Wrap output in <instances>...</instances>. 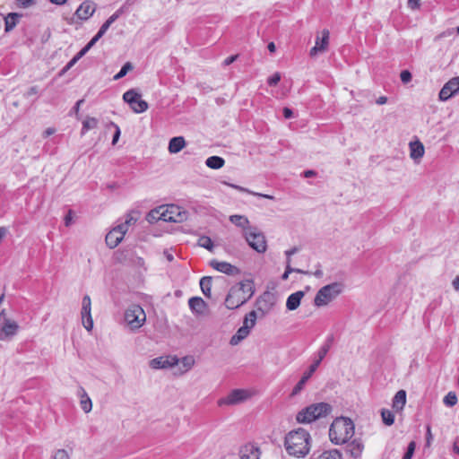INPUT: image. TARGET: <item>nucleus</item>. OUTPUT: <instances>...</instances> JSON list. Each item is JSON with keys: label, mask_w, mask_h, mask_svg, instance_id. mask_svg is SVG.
Returning a JSON list of instances; mask_svg holds the SVG:
<instances>
[{"label": "nucleus", "mask_w": 459, "mask_h": 459, "mask_svg": "<svg viewBox=\"0 0 459 459\" xmlns=\"http://www.w3.org/2000/svg\"><path fill=\"white\" fill-rule=\"evenodd\" d=\"M312 438L309 432L302 428L290 431L284 438V447L293 457L304 458L311 449Z\"/></svg>", "instance_id": "1"}, {"label": "nucleus", "mask_w": 459, "mask_h": 459, "mask_svg": "<svg viewBox=\"0 0 459 459\" xmlns=\"http://www.w3.org/2000/svg\"><path fill=\"white\" fill-rule=\"evenodd\" d=\"M252 281H244L232 286L226 296L225 306L229 309H236L249 300L254 295Z\"/></svg>", "instance_id": "2"}, {"label": "nucleus", "mask_w": 459, "mask_h": 459, "mask_svg": "<svg viewBox=\"0 0 459 459\" xmlns=\"http://www.w3.org/2000/svg\"><path fill=\"white\" fill-rule=\"evenodd\" d=\"M354 435V423L349 418H336L330 426L329 438L335 445L347 443Z\"/></svg>", "instance_id": "3"}, {"label": "nucleus", "mask_w": 459, "mask_h": 459, "mask_svg": "<svg viewBox=\"0 0 459 459\" xmlns=\"http://www.w3.org/2000/svg\"><path fill=\"white\" fill-rule=\"evenodd\" d=\"M333 335H330L326 338L325 343L320 347V349L317 351V359L310 365L308 369L303 374L300 380L294 386L291 395H297L304 388V385H306V383L312 377L314 372L317 369L320 363L322 362V360L325 359V357L328 353V351L331 349V346L333 344Z\"/></svg>", "instance_id": "4"}, {"label": "nucleus", "mask_w": 459, "mask_h": 459, "mask_svg": "<svg viewBox=\"0 0 459 459\" xmlns=\"http://www.w3.org/2000/svg\"><path fill=\"white\" fill-rule=\"evenodd\" d=\"M332 411V406L327 403L310 404L298 412L296 420L299 423H311L318 419L326 417Z\"/></svg>", "instance_id": "5"}, {"label": "nucleus", "mask_w": 459, "mask_h": 459, "mask_svg": "<svg viewBox=\"0 0 459 459\" xmlns=\"http://www.w3.org/2000/svg\"><path fill=\"white\" fill-rule=\"evenodd\" d=\"M342 291V285L340 282L327 284L316 292L314 299V305L317 307L327 306L334 300Z\"/></svg>", "instance_id": "6"}, {"label": "nucleus", "mask_w": 459, "mask_h": 459, "mask_svg": "<svg viewBox=\"0 0 459 459\" xmlns=\"http://www.w3.org/2000/svg\"><path fill=\"white\" fill-rule=\"evenodd\" d=\"M243 236L247 242L248 246L255 250L257 253L263 254L267 249V242L264 233L256 227L246 230Z\"/></svg>", "instance_id": "7"}, {"label": "nucleus", "mask_w": 459, "mask_h": 459, "mask_svg": "<svg viewBox=\"0 0 459 459\" xmlns=\"http://www.w3.org/2000/svg\"><path fill=\"white\" fill-rule=\"evenodd\" d=\"M125 321L131 330H137L146 321V315L143 307L133 304L125 312Z\"/></svg>", "instance_id": "8"}, {"label": "nucleus", "mask_w": 459, "mask_h": 459, "mask_svg": "<svg viewBox=\"0 0 459 459\" xmlns=\"http://www.w3.org/2000/svg\"><path fill=\"white\" fill-rule=\"evenodd\" d=\"M123 100L129 104L135 113H143L148 109V103L141 99L134 90H129L123 94Z\"/></svg>", "instance_id": "9"}, {"label": "nucleus", "mask_w": 459, "mask_h": 459, "mask_svg": "<svg viewBox=\"0 0 459 459\" xmlns=\"http://www.w3.org/2000/svg\"><path fill=\"white\" fill-rule=\"evenodd\" d=\"M163 207V221L182 222L187 219V212L180 206L170 204Z\"/></svg>", "instance_id": "10"}, {"label": "nucleus", "mask_w": 459, "mask_h": 459, "mask_svg": "<svg viewBox=\"0 0 459 459\" xmlns=\"http://www.w3.org/2000/svg\"><path fill=\"white\" fill-rule=\"evenodd\" d=\"M250 396L248 391L244 389H234L232 390L227 396L222 397L218 400L219 406H231L239 404L246 400H247Z\"/></svg>", "instance_id": "11"}, {"label": "nucleus", "mask_w": 459, "mask_h": 459, "mask_svg": "<svg viewBox=\"0 0 459 459\" xmlns=\"http://www.w3.org/2000/svg\"><path fill=\"white\" fill-rule=\"evenodd\" d=\"M459 91V77L450 79L439 91V100L446 101Z\"/></svg>", "instance_id": "12"}, {"label": "nucleus", "mask_w": 459, "mask_h": 459, "mask_svg": "<svg viewBox=\"0 0 459 459\" xmlns=\"http://www.w3.org/2000/svg\"><path fill=\"white\" fill-rule=\"evenodd\" d=\"M179 363L177 356H160L150 361V367L153 369H163L172 368Z\"/></svg>", "instance_id": "13"}, {"label": "nucleus", "mask_w": 459, "mask_h": 459, "mask_svg": "<svg viewBox=\"0 0 459 459\" xmlns=\"http://www.w3.org/2000/svg\"><path fill=\"white\" fill-rule=\"evenodd\" d=\"M329 30H323L322 37H316L315 46L310 49V56H316L319 52H324L327 49L329 44Z\"/></svg>", "instance_id": "14"}, {"label": "nucleus", "mask_w": 459, "mask_h": 459, "mask_svg": "<svg viewBox=\"0 0 459 459\" xmlns=\"http://www.w3.org/2000/svg\"><path fill=\"white\" fill-rule=\"evenodd\" d=\"M210 265L216 271L223 273L227 275H236L240 273L239 269L228 262H221L218 260H212Z\"/></svg>", "instance_id": "15"}, {"label": "nucleus", "mask_w": 459, "mask_h": 459, "mask_svg": "<svg viewBox=\"0 0 459 459\" xmlns=\"http://www.w3.org/2000/svg\"><path fill=\"white\" fill-rule=\"evenodd\" d=\"M95 10L96 6L93 2H82L76 9L74 16L81 21H85L92 16Z\"/></svg>", "instance_id": "16"}, {"label": "nucleus", "mask_w": 459, "mask_h": 459, "mask_svg": "<svg viewBox=\"0 0 459 459\" xmlns=\"http://www.w3.org/2000/svg\"><path fill=\"white\" fill-rule=\"evenodd\" d=\"M191 311L197 316H203L207 309L206 302L200 297H192L188 300Z\"/></svg>", "instance_id": "17"}, {"label": "nucleus", "mask_w": 459, "mask_h": 459, "mask_svg": "<svg viewBox=\"0 0 459 459\" xmlns=\"http://www.w3.org/2000/svg\"><path fill=\"white\" fill-rule=\"evenodd\" d=\"M239 457L240 459H259V448L254 444H246L239 450Z\"/></svg>", "instance_id": "18"}, {"label": "nucleus", "mask_w": 459, "mask_h": 459, "mask_svg": "<svg viewBox=\"0 0 459 459\" xmlns=\"http://www.w3.org/2000/svg\"><path fill=\"white\" fill-rule=\"evenodd\" d=\"M256 304L258 306V310L261 311L262 315L264 316L273 307L274 304L273 297L270 292H264L262 296L259 297Z\"/></svg>", "instance_id": "19"}, {"label": "nucleus", "mask_w": 459, "mask_h": 459, "mask_svg": "<svg viewBox=\"0 0 459 459\" xmlns=\"http://www.w3.org/2000/svg\"><path fill=\"white\" fill-rule=\"evenodd\" d=\"M311 459H342L341 452L335 448L316 451L313 453Z\"/></svg>", "instance_id": "20"}, {"label": "nucleus", "mask_w": 459, "mask_h": 459, "mask_svg": "<svg viewBox=\"0 0 459 459\" xmlns=\"http://www.w3.org/2000/svg\"><path fill=\"white\" fill-rule=\"evenodd\" d=\"M305 296V292L302 290L296 291L290 294L286 300V307L288 310H296L301 302V299Z\"/></svg>", "instance_id": "21"}, {"label": "nucleus", "mask_w": 459, "mask_h": 459, "mask_svg": "<svg viewBox=\"0 0 459 459\" xmlns=\"http://www.w3.org/2000/svg\"><path fill=\"white\" fill-rule=\"evenodd\" d=\"M364 446L359 439H354L351 442L348 443L345 446V450L351 456L354 458H359L361 455Z\"/></svg>", "instance_id": "22"}, {"label": "nucleus", "mask_w": 459, "mask_h": 459, "mask_svg": "<svg viewBox=\"0 0 459 459\" xmlns=\"http://www.w3.org/2000/svg\"><path fill=\"white\" fill-rule=\"evenodd\" d=\"M125 7L126 6H122L120 9H118L117 11H116L102 25L101 27L100 28L99 31L97 32V34L99 35V37H102L106 32L107 30H108V28L111 26L112 23H114L119 17L120 15L123 13L124 10H125Z\"/></svg>", "instance_id": "23"}, {"label": "nucleus", "mask_w": 459, "mask_h": 459, "mask_svg": "<svg viewBox=\"0 0 459 459\" xmlns=\"http://www.w3.org/2000/svg\"><path fill=\"white\" fill-rule=\"evenodd\" d=\"M410 156L414 160H420L425 152L424 146L420 141L410 143Z\"/></svg>", "instance_id": "24"}, {"label": "nucleus", "mask_w": 459, "mask_h": 459, "mask_svg": "<svg viewBox=\"0 0 459 459\" xmlns=\"http://www.w3.org/2000/svg\"><path fill=\"white\" fill-rule=\"evenodd\" d=\"M186 146L183 136H176L169 140L168 150L170 153H178Z\"/></svg>", "instance_id": "25"}, {"label": "nucleus", "mask_w": 459, "mask_h": 459, "mask_svg": "<svg viewBox=\"0 0 459 459\" xmlns=\"http://www.w3.org/2000/svg\"><path fill=\"white\" fill-rule=\"evenodd\" d=\"M124 237L121 233L117 232L115 229H112L106 236V244L110 248H115L122 241Z\"/></svg>", "instance_id": "26"}, {"label": "nucleus", "mask_w": 459, "mask_h": 459, "mask_svg": "<svg viewBox=\"0 0 459 459\" xmlns=\"http://www.w3.org/2000/svg\"><path fill=\"white\" fill-rule=\"evenodd\" d=\"M21 14L16 13H10L4 17V30L5 32L11 31L18 23Z\"/></svg>", "instance_id": "27"}, {"label": "nucleus", "mask_w": 459, "mask_h": 459, "mask_svg": "<svg viewBox=\"0 0 459 459\" xmlns=\"http://www.w3.org/2000/svg\"><path fill=\"white\" fill-rule=\"evenodd\" d=\"M230 221L235 224L236 226L243 229V232H246V230L253 228L254 226L249 225V221L246 216L243 215H231L230 217Z\"/></svg>", "instance_id": "28"}, {"label": "nucleus", "mask_w": 459, "mask_h": 459, "mask_svg": "<svg viewBox=\"0 0 459 459\" xmlns=\"http://www.w3.org/2000/svg\"><path fill=\"white\" fill-rule=\"evenodd\" d=\"M406 403V392L404 390H399L393 399V408L396 411L403 409Z\"/></svg>", "instance_id": "29"}, {"label": "nucleus", "mask_w": 459, "mask_h": 459, "mask_svg": "<svg viewBox=\"0 0 459 459\" xmlns=\"http://www.w3.org/2000/svg\"><path fill=\"white\" fill-rule=\"evenodd\" d=\"M250 333L247 326L242 325L237 333L230 338V343L231 345H238L242 340L246 339Z\"/></svg>", "instance_id": "30"}, {"label": "nucleus", "mask_w": 459, "mask_h": 459, "mask_svg": "<svg viewBox=\"0 0 459 459\" xmlns=\"http://www.w3.org/2000/svg\"><path fill=\"white\" fill-rule=\"evenodd\" d=\"M91 308H82V320L84 328L91 331L93 327V320L91 314Z\"/></svg>", "instance_id": "31"}, {"label": "nucleus", "mask_w": 459, "mask_h": 459, "mask_svg": "<svg viewBox=\"0 0 459 459\" xmlns=\"http://www.w3.org/2000/svg\"><path fill=\"white\" fill-rule=\"evenodd\" d=\"M225 160L219 156H211L205 160V165L213 169H219L224 166Z\"/></svg>", "instance_id": "32"}, {"label": "nucleus", "mask_w": 459, "mask_h": 459, "mask_svg": "<svg viewBox=\"0 0 459 459\" xmlns=\"http://www.w3.org/2000/svg\"><path fill=\"white\" fill-rule=\"evenodd\" d=\"M163 215H164L163 207L160 206L158 208H155V209L152 210L148 213L147 221L150 223H153V222H156L158 221H163Z\"/></svg>", "instance_id": "33"}, {"label": "nucleus", "mask_w": 459, "mask_h": 459, "mask_svg": "<svg viewBox=\"0 0 459 459\" xmlns=\"http://www.w3.org/2000/svg\"><path fill=\"white\" fill-rule=\"evenodd\" d=\"M98 124H99V120L97 118L91 117H87L82 121V131H81L82 135L85 134L86 132H88L89 130L96 128L98 126Z\"/></svg>", "instance_id": "34"}, {"label": "nucleus", "mask_w": 459, "mask_h": 459, "mask_svg": "<svg viewBox=\"0 0 459 459\" xmlns=\"http://www.w3.org/2000/svg\"><path fill=\"white\" fill-rule=\"evenodd\" d=\"M81 408L82 410L88 413L91 411L92 409V403H91V398L88 396V394H86L85 390L84 389H81Z\"/></svg>", "instance_id": "35"}, {"label": "nucleus", "mask_w": 459, "mask_h": 459, "mask_svg": "<svg viewBox=\"0 0 459 459\" xmlns=\"http://www.w3.org/2000/svg\"><path fill=\"white\" fill-rule=\"evenodd\" d=\"M212 277L204 276L200 280V288L204 295L207 298L211 297Z\"/></svg>", "instance_id": "36"}, {"label": "nucleus", "mask_w": 459, "mask_h": 459, "mask_svg": "<svg viewBox=\"0 0 459 459\" xmlns=\"http://www.w3.org/2000/svg\"><path fill=\"white\" fill-rule=\"evenodd\" d=\"M291 273H298L306 274V275H310L311 274V273L308 272V271H304V270H301V269H299V268L291 267L290 260L289 259L288 261H286V268H285L284 273L281 276V279L282 280H287L288 277H289V274Z\"/></svg>", "instance_id": "37"}, {"label": "nucleus", "mask_w": 459, "mask_h": 459, "mask_svg": "<svg viewBox=\"0 0 459 459\" xmlns=\"http://www.w3.org/2000/svg\"><path fill=\"white\" fill-rule=\"evenodd\" d=\"M256 319L257 314L255 310H252L246 315L243 320V325L247 326V329L251 331V329L255 325Z\"/></svg>", "instance_id": "38"}, {"label": "nucleus", "mask_w": 459, "mask_h": 459, "mask_svg": "<svg viewBox=\"0 0 459 459\" xmlns=\"http://www.w3.org/2000/svg\"><path fill=\"white\" fill-rule=\"evenodd\" d=\"M180 363H181L182 367L184 368V370L181 373H185V372H187L188 370H190L194 367L195 360L193 356L187 355L181 359Z\"/></svg>", "instance_id": "39"}, {"label": "nucleus", "mask_w": 459, "mask_h": 459, "mask_svg": "<svg viewBox=\"0 0 459 459\" xmlns=\"http://www.w3.org/2000/svg\"><path fill=\"white\" fill-rule=\"evenodd\" d=\"M229 186H230L231 187L238 190V191H241V192H246V193H248L250 195H255V196H259V197H263V198H267V199H274V197L273 195H265V194H260V193H256V192H253V191H250L245 187H242V186H236V185H233V184H230Z\"/></svg>", "instance_id": "40"}, {"label": "nucleus", "mask_w": 459, "mask_h": 459, "mask_svg": "<svg viewBox=\"0 0 459 459\" xmlns=\"http://www.w3.org/2000/svg\"><path fill=\"white\" fill-rule=\"evenodd\" d=\"M381 416H382L383 422L385 425L391 426L392 424H394V413L391 411L385 410V409L382 410Z\"/></svg>", "instance_id": "41"}, {"label": "nucleus", "mask_w": 459, "mask_h": 459, "mask_svg": "<svg viewBox=\"0 0 459 459\" xmlns=\"http://www.w3.org/2000/svg\"><path fill=\"white\" fill-rule=\"evenodd\" d=\"M133 69L131 63H126L120 71L114 76V80H119L126 75V74Z\"/></svg>", "instance_id": "42"}, {"label": "nucleus", "mask_w": 459, "mask_h": 459, "mask_svg": "<svg viewBox=\"0 0 459 459\" xmlns=\"http://www.w3.org/2000/svg\"><path fill=\"white\" fill-rule=\"evenodd\" d=\"M198 244L200 247H204L208 250H212L213 247V243L209 237L203 236L199 238Z\"/></svg>", "instance_id": "43"}, {"label": "nucleus", "mask_w": 459, "mask_h": 459, "mask_svg": "<svg viewBox=\"0 0 459 459\" xmlns=\"http://www.w3.org/2000/svg\"><path fill=\"white\" fill-rule=\"evenodd\" d=\"M457 403V397L455 393L449 392L444 398V403L446 406L452 407Z\"/></svg>", "instance_id": "44"}, {"label": "nucleus", "mask_w": 459, "mask_h": 459, "mask_svg": "<svg viewBox=\"0 0 459 459\" xmlns=\"http://www.w3.org/2000/svg\"><path fill=\"white\" fill-rule=\"evenodd\" d=\"M416 444L414 441L409 443L407 451L404 454L403 459H411L415 451Z\"/></svg>", "instance_id": "45"}, {"label": "nucleus", "mask_w": 459, "mask_h": 459, "mask_svg": "<svg viewBox=\"0 0 459 459\" xmlns=\"http://www.w3.org/2000/svg\"><path fill=\"white\" fill-rule=\"evenodd\" d=\"M53 459H70V455L65 449H58L54 453Z\"/></svg>", "instance_id": "46"}, {"label": "nucleus", "mask_w": 459, "mask_h": 459, "mask_svg": "<svg viewBox=\"0 0 459 459\" xmlns=\"http://www.w3.org/2000/svg\"><path fill=\"white\" fill-rule=\"evenodd\" d=\"M109 126H113L115 128V134L113 135L112 144H116L119 139L121 131H120L119 126L117 124H115L114 122H110Z\"/></svg>", "instance_id": "47"}, {"label": "nucleus", "mask_w": 459, "mask_h": 459, "mask_svg": "<svg viewBox=\"0 0 459 459\" xmlns=\"http://www.w3.org/2000/svg\"><path fill=\"white\" fill-rule=\"evenodd\" d=\"M280 81L281 74L279 73H275L271 77H269L267 82L270 86H276Z\"/></svg>", "instance_id": "48"}, {"label": "nucleus", "mask_w": 459, "mask_h": 459, "mask_svg": "<svg viewBox=\"0 0 459 459\" xmlns=\"http://www.w3.org/2000/svg\"><path fill=\"white\" fill-rule=\"evenodd\" d=\"M400 78L403 83H408L411 80V74L408 70H403L401 72Z\"/></svg>", "instance_id": "49"}, {"label": "nucleus", "mask_w": 459, "mask_h": 459, "mask_svg": "<svg viewBox=\"0 0 459 459\" xmlns=\"http://www.w3.org/2000/svg\"><path fill=\"white\" fill-rule=\"evenodd\" d=\"M84 102V100L83 99H81L79 100L74 107L72 108V110L70 111V115L72 114H74L76 116V117H79V111H80V108H81V105Z\"/></svg>", "instance_id": "50"}, {"label": "nucleus", "mask_w": 459, "mask_h": 459, "mask_svg": "<svg viewBox=\"0 0 459 459\" xmlns=\"http://www.w3.org/2000/svg\"><path fill=\"white\" fill-rule=\"evenodd\" d=\"M117 232L121 233L122 237L125 236V234L127 232L129 227L125 224V222H122L120 224H118L117 226H116L114 228Z\"/></svg>", "instance_id": "51"}, {"label": "nucleus", "mask_w": 459, "mask_h": 459, "mask_svg": "<svg viewBox=\"0 0 459 459\" xmlns=\"http://www.w3.org/2000/svg\"><path fill=\"white\" fill-rule=\"evenodd\" d=\"M78 62L77 58L74 56L66 64V65L63 68L61 74L66 73L69 69H71L76 63Z\"/></svg>", "instance_id": "52"}, {"label": "nucleus", "mask_w": 459, "mask_h": 459, "mask_svg": "<svg viewBox=\"0 0 459 459\" xmlns=\"http://www.w3.org/2000/svg\"><path fill=\"white\" fill-rule=\"evenodd\" d=\"M137 221V218L134 217L133 213H128L126 217V221H124L128 227L134 224Z\"/></svg>", "instance_id": "53"}, {"label": "nucleus", "mask_w": 459, "mask_h": 459, "mask_svg": "<svg viewBox=\"0 0 459 459\" xmlns=\"http://www.w3.org/2000/svg\"><path fill=\"white\" fill-rule=\"evenodd\" d=\"M82 308H91V301L90 296L85 295L82 298Z\"/></svg>", "instance_id": "54"}, {"label": "nucleus", "mask_w": 459, "mask_h": 459, "mask_svg": "<svg viewBox=\"0 0 459 459\" xmlns=\"http://www.w3.org/2000/svg\"><path fill=\"white\" fill-rule=\"evenodd\" d=\"M299 251V248L297 247H293L292 248L286 250L285 251V255L287 257L286 261H288L289 259L291 261L290 257L293 256V255H295Z\"/></svg>", "instance_id": "55"}, {"label": "nucleus", "mask_w": 459, "mask_h": 459, "mask_svg": "<svg viewBox=\"0 0 459 459\" xmlns=\"http://www.w3.org/2000/svg\"><path fill=\"white\" fill-rule=\"evenodd\" d=\"M73 222V212L71 210L68 211L67 214L65 217V225L69 227Z\"/></svg>", "instance_id": "56"}, {"label": "nucleus", "mask_w": 459, "mask_h": 459, "mask_svg": "<svg viewBox=\"0 0 459 459\" xmlns=\"http://www.w3.org/2000/svg\"><path fill=\"white\" fill-rule=\"evenodd\" d=\"M101 37H99L98 34H96L86 45L85 47L88 48V49L90 50L96 43L97 41L100 39Z\"/></svg>", "instance_id": "57"}, {"label": "nucleus", "mask_w": 459, "mask_h": 459, "mask_svg": "<svg viewBox=\"0 0 459 459\" xmlns=\"http://www.w3.org/2000/svg\"><path fill=\"white\" fill-rule=\"evenodd\" d=\"M238 55H234V56H228L224 61H223V65H230V64H232L233 62H235L238 58Z\"/></svg>", "instance_id": "58"}, {"label": "nucleus", "mask_w": 459, "mask_h": 459, "mask_svg": "<svg viewBox=\"0 0 459 459\" xmlns=\"http://www.w3.org/2000/svg\"><path fill=\"white\" fill-rule=\"evenodd\" d=\"M282 113H283V117L286 118V119H290L293 117V112L290 108H284L282 109Z\"/></svg>", "instance_id": "59"}, {"label": "nucleus", "mask_w": 459, "mask_h": 459, "mask_svg": "<svg viewBox=\"0 0 459 459\" xmlns=\"http://www.w3.org/2000/svg\"><path fill=\"white\" fill-rule=\"evenodd\" d=\"M89 51L88 48L85 46L74 56L75 58L79 61L87 52Z\"/></svg>", "instance_id": "60"}, {"label": "nucleus", "mask_w": 459, "mask_h": 459, "mask_svg": "<svg viewBox=\"0 0 459 459\" xmlns=\"http://www.w3.org/2000/svg\"><path fill=\"white\" fill-rule=\"evenodd\" d=\"M433 439L430 426H427L426 441L427 445H429Z\"/></svg>", "instance_id": "61"}, {"label": "nucleus", "mask_w": 459, "mask_h": 459, "mask_svg": "<svg viewBox=\"0 0 459 459\" xmlns=\"http://www.w3.org/2000/svg\"><path fill=\"white\" fill-rule=\"evenodd\" d=\"M407 5L411 10H417L420 6V2H407Z\"/></svg>", "instance_id": "62"}, {"label": "nucleus", "mask_w": 459, "mask_h": 459, "mask_svg": "<svg viewBox=\"0 0 459 459\" xmlns=\"http://www.w3.org/2000/svg\"><path fill=\"white\" fill-rule=\"evenodd\" d=\"M38 91H39V88H38V86H31V87L28 90V91H27L26 95H27L28 97H30V96H32V95L37 94V93H38Z\"/></svg>", "instance_id": "63"}, {"label": "nucleus", "mask_w": 459, "mask_h": 459, "mask_svg": "<svg viewBox=\"0 0 459 459\" xmlns=\"http://www.w3.org/2000/svg\"><path fill=\"white\" fill-rule=\"evenodd\" d=\"M452 286L455 291H459V275L453 280Z\"/></svg>", "instance_id": "64"}]
</instances>
